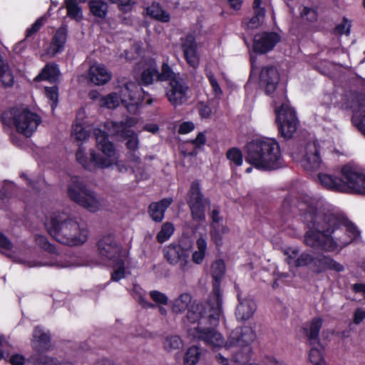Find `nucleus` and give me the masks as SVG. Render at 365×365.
Wrapping results in <instances>:
<instances>
[{
    "instance_id": "1",
    "label": "nucleus",
    "mask_w": 365,
    "mask_h": 365,
    "mask_svg": "<svg viewBox=\"0 0 365 365\" xmlns=\"http://www.w3.org/2000/svg\"><path fill=\"white\" fill-rule=\"evenodd\" d=\"M298 212L309 229L304 240L310 247L334 252L360 237L355 225L323 198L298 193Z\"/></svg>"
},
{
    "instance_id": "2",
    "label": "nucleus",
    "mask_w": 365,
    "mask_h": 365,
    "mask_svg": "<svg viewBox=\"0 0 365 365\" xmlns=\"http://www.w3.org/2000/svg\"><path fill=\"white\" fill-rule=\"evenodd\" d=\"M317 180L322 186L331 191L365 195V170L354 162L341 166L340 177L319 173Z\"/></svg>"
},
{
    "instance_id": "3",
    "label": "nucleus",
    "mask_w": 365,
    "mask_h": 365,
    "mask_svg": "<svg viewBox=\"0 0 365 365\" xmlns=\"http://www.w3.org/2000/svg\"><path fill=\"white\" fill-rule=\"evenodd\" d=\"M48 233L66 245H79L88 238V231L77 220L66 212H53L46 222Z\"/></svg>"
},
{
    "instance_id": "4",
    "label": "nucleus",
    "mask_w": 365,
    "mask_h": 365,
    "mask_svg": "<svg viewBox=\"0 0 365 365\" xmlns=\"http://www.w3.org/2000/svg\"><path fill=\"white\" fill-rule=\"evenodd\" d=\"M97 148L105 155L103 157L97 153L95 150H90L89 157L86 153V148L81 145L76 153L77 162L86 170L95 171L97 169H104L110 167L115 157V151L113 144L109 140L108 135L101 129L94 130Z\"/></svg>"
},
{
    "instance_id": "5",
    "label": "nucleus",
    "mask_w": 365,
    "mask_h": 365,
    "mask_svg": "<svg viewBox=\"0 0 365 365\" xmlns=\"http://www.w3.org/2000/svg\"><path fill=\"white\" fill-rule=\"evenodd\" d=\"M246 150V161L257 169L273 170L282 166L280 148L274 139L252 140L247 144Z\"/></svg>"
},
{
    "instance_id": "6",
    "label": "nucleus",
    "mask_w": 365,
    "mask_h": 365,
    "mask_svg": "<svg viewBox=\"0 0 365 365\" xmlns=\"http://www.w3.org/2000/svg\"><path fill=\"white\" fill-rule=\"evenodd\" d=\"M222 302V293L215 288L205 304L194 302L190 305L187 319L192 324L197 323L196 327L217 326L224 317Z\"/></svg>"
},
{
    "instance_id": "7",
    "label": "nucleus",
    "mask_w": 365,
    "mask_h": 365,
    "mask_svg": "<svg viewBox=\"0 0 365 365\" xmlns=\"http://www.w3.org/2000/svg\"><path fill=\"white\" fill-rule=\"evenodd\" d=\"M255 332L251 327L235 328L232 331L225 343V351L235 349L232 358H226L222 353H219L215 356L217 361L222 365H230V363L236 364L247 361L250 351V344L255 341Z\"/></svg>"
},
{
    "instance_id": "8",
    "label": "nucleus",
    "mask_w": 365,
    "mask_h": 365,
    "mask_svg": "<svg viewBox=\"0 0 365 365\" xmlns=\"http://www.w3.org/2000/svg\"><path fill=\"white\" fill-rule=\"evenodd\" d=\"M67 195L72 201L91 212H96L102 206L96 192L78 176L70 178L67 185Z\"/></svg>"
},
{
    "instance_id": "9",
    "label": "nucleus",
    "mask_w": 365,
    "mask_h": 365,
    "mask_svg": "<svg viewBox=\"0 0 365 365\" xmlns=\"http://www.w3.org/2000/svg\"><path fill=\"white\" fill-rule=\"evenodd\" d=\"M4 123L9 124L11 121L19 133L26 137H30L41 123L40 117L26 108H13L2 115Z\"/></svg>"
},
{
    "instance_id": "10",
    "label": "nucleus",
    "mask_w": 365,
    "mask_h": 365,
    "mask_svg": "<svg viewBox=\"0 0 365 365\" xmlns=\"http://www.w3.org/2000/svg\"><path fill=\"white\" fill-rule=\"evenodd\" d=\"M321 150H327L330 153L336 151L332 140H324L319 142H309L304 148V155L301 161L302 167L308 171H314L320 169L323 163L320 157Z\"/></svg>"
},
{
    "instance_id": "11",
    "label": "nucleus",
    "mask_w": 365,
    "mask_h": 365,
    "mask_svg": "<svg viewBox=\"0 0 365 365\" xmlns=\"http://www.w3.org/2000/svg\"><path fill=\"white\" fill-rule=\"evenodd\" d=\"M274 111L281 136L284 140L293 138L297 133V115L294 109L284 103L279 108L275 105Z\"/></svg>"
},
{
    "instance_id": "12",
    "label": "nucleus",
    "mask_w": 365,
    "mask_h": 365,
    "mask_svg": "<svg viewBox=\"0 0 365 365\" xmlns=\"http://www.w3.org/2000/svg\"><path fill=\"white\" fill-rule=\"evenodd\" d=\"M187 202L193 220L198 222H205V207L210 204V200L205 197L197 180L191 183Z\"/></svg>"
},
{
    "instance_id": "13",
    "label": "nucleus",
    "mask_w": 365,
    "mask_h": 365,
    "mask_svg": "<svg viewBox=\"0 0 365 365\" xmlns=\"http://www.w3.org/2000/svg\"><path fill=\"white\" fill-rule=\"evenodd\" d=\"M165 95L174 108L187 103L191 98L190 88L181 78H174L170 80L166 88Z\"/></svg>"
},
{
    "instance_id": "14",
    "label": "nucleus",
    "mask_w": 365,
    "mask_h": 365,
    "mask_svg": "<svg viewBox=\"0 0 365 365\" xmlns=\"http://www.w3.org/2000/svg\"><path fill=\"white\" fill-rule=\"evenodd\" d=\"M216 327L211 325L195 327L190 330V335L210 347L225 346L226 342H225L222 335L215 329Z\"/></svg>"
},
{
    "instance_id": "15",
    "label": "nucleus",
    "mask_w": 365,
    "mask_h": 365,
    "mask_svg": "<svg viewBox=\"0 0 365 365\" xmlns=\"http://www.w3.org/2000/svg\"><path fill=\"white\" fill-rule=\"evenodd\" d=\"M191 248L190 244L186 247L178 244H170L164 248V257L169 264L172 265L179 264L181 270L185 272L189 267L188 257Z\"/></svg>"
},
{
    "instance_id": "16",
    "label": "nucleus",
    "mask_w": 365,
    "mask_h": 365,
    "mask_svg": "<svg viewBox=\"0 0 365 365\" xmlns=\"http://www.w3.org/2000/svg\"><path fill=\"white\" fill-rule=\"evenodd\" d=\"M355 98V95L351 92L344 94L334 91L324 93L322 96L320 101L322 104L326 106H334L344 110H348L354 108Z\"/></svg>"
},
{
    "instance_id": "17",
    "label": "nucleus",
    "mask_w": 365,
    "mask_h": 365,
    "mask_svg": "<svg viewBox=\"0 0 365 365\" xmlns=\"http://www.w3.org/2000/svg\"><path fill=\"white\" fill-rule=\"evenodd\" d=\"M280 40V36L275 32L258 34L255 36L253 50L256 53H265L272 50Z\"/></svg>"
},
{
    "instance_id": "18",
    "label": "nucleus",
    "mask_w": 365,
    "mask_h": 365,
    "mask_svg": "<svg viewBox=\"0 0 365 365\" xmlns=\"http://www.w3.org/2000/svg\"><path fill=\"white\" fill-rule=\"evenodd\" d=\"M137 89V84L131 81L124 83L120 88L121 103L133 114H135L138 110V101L135 96Z\"/></svg>"
},
{
    "instance_id": "19",
    "label": "nucleus",
    "mask_w": 365,
    "mask_h": 365,
    "mask_svg": "<svg viewBox=\"0 0 365 365\" xmlns=\"http://www.w3.org/2000/svg\"><path fill=\"white\" fill-rule=\"evenodd\" d=\"M97 246L99 255L106 259H113L120 252V246L112 235L101 238L98 242Z\"/></svg>"
},
{
    "instance_id": "20",
    "label": "nucleus",
    "mask_w": 365,
    "mask_h": 365,
    "mask_svg": "<svg viewBox=\"0 0 365 365\" xmlns=\"http://www.w3.org/2000/svg\"><path fill=\"white\" fill-rule=\"evenodd\" d=\"M181 46L187 63L192 67L196 68L199 65V55L195 36L188 34L181 38Z\"/></svg>"
},
{
    "instance_id": "21",
    "label": "nucleus",
    "mask_w": 365,
    "mask_h": 365,
    "mask_svg": "<svg viewBox=\"0 0 365 365\" xmlns=\"http://www.w3.org/2000/svg\"><path fill=\"white\" fill-rule=\"evenodd\" d=\"M260 84L264 87L267 94L272 93L279 81V74L273 66H266L261 70L259 75Z\"/></svg>"
},
{
    "instance_id": "22",
    "label": "nucleus",
    "mask_w": 365,
    "mask_h": 365,
    "mask_svg": "<svg viewBox=\"0 0 365 365\" xmlns=\"http://www.w3.org/2000/svg\"><path fill=\"white\" fill-rule=\"evenodd\" d=\"M238 304L235 309V316L239 322H245L251 319L256 309L255 301L250 297H242L237 294Z\"/></svg>"
},
{
    "instance_id": "23",
    "label": "nucleus",
    "mask_w": 365,
    "mask_h": 365,
    "mask_svg": "<svg viewBox=\"0 0 365 365\" xmlns=\"http://www.w3.org/2000/svg\"><path fill=\"white\" fill-rule=\"evenodd\" d=\"M138 119L135 117L127 116L124 120L119 122H111L109 129L115 135L121 138L125 139L126 136L132 135L134 132L130 129L136 125Z\"/></svg>"
},
{
    "instance_id": "24",
    "label": "nucleus",
    "mask_w": 365,
    "mask_h": 365,
    "mask_svg": "<svg viewBox=\"0 0 365 365\" xmlns=\"http://www.w3.org/2000/svg\"><path fill=\"white\" fill-rule=\"evenodd\" d=\"M88 78L95 85H104L110 80L111 73L104 65L96 63L90 67Z\"/></svg>"
},
{
    "instance_id": "25",
    "label": "nucleus",
    "mask_w": 365,
    "mask_h": 365,
    "mask_svg": "<svg viewBox=\"0 0 365 365\" xmlns=\"http://www.w3.org/2000/svg\"><path fill=\"white\" fill-rule=\"evenodd\" d=\"M312 262L315 267L317 272H322L327 270H334L338 272L344 271V267L332 258L325 255H319L313 259Z\"/></svg>"
},
{
    "instance_id": "26",
    "label": "nucleus",
    "mask_w": 365,
    "mask_h": 365,
    "mask_svg": "<svg viewBox=\"0 0 365 365\" xmlns=\"http://www.w3.org/2000/svg\"><path fill=\"white\" fill-rule=\"evenodd\" d=\"M33 347L38 351H47L51 347V336L40 327H35L32 340Z\"/></svg>"
},
{
    "instance_id": "27",
    "label": "nucleus",
    "mask_w": 365,
    "mask_h": 365,
    "mask_svg": "<svg viewBox=\"0 0 365 365\" xmlns=\"http://www.w3.org/2000/svg\"><path fill=\"white\" fill-rule=\"evenodd\" d=\"M172 202L173 198L171 197L164 198L157 202H152L148 207L151 218L155 222H161L164 217L165 210Z\"/></svg>"
},
{
    "instance_id": "28",
    "label": "nucleus",
    "mask_w": 365,
    "mask_h": 365,
    "mask_svg": "<svg viewBox=\"0 0 365 365\" xmlns=\"http://www.w3.org/2000/svg\"><path fill=\"white\" fill-rule=\"evenodd\" d=\"M155 81H159L158 66L153 59H149L146 63V67L141 73L140 83L148 86L153 84Z\"/></svg>"
},
{
    "instance_id": "29",
    "label": "nucleus",
    "mask_w": 365,
    "mask_h": 365,
    "mask_svg": "<svg viewBox=\"0 0 365 365\" xmlns=\"http://www.w3.org/2000/svg\"><path fill=\"white\" fill-rule=\"evenodd\" d=\"M67 33L68 31L65 26L60 27L56 31L48 48L49 53L55 56L63 50L67 39Z\"/></svg>"
},
{
    "instance_id": "30",
    "label": "nucleus",
    "mask_w": 365,
    "mask_h": 365,
    "mask_svg": "<svg viewBox=\"0 0 365 365\" xmlns=\"http://www.w3.org/2000/svg\"><path fill=\"white\" fill-rule=\"evenodd\" d=\"M354 103V114L352 117L353 124L365 135V104L361 103L356 105Z\"/></svg>"
},
{
    "instance_id": "31",
    "label": "nucleus",
    "mask_w": 365,
    "mask_h": 365,
    "mask_svg": "<svg viewBox=\"0 0 365 365\" xmlns=\"http://www.w3.org/2000/svg\"><path fill=\"white\" fill-rule=\"evenodd\" d=\"M225 272V262L222 259H218L214 262L211 266V273L212 276L215 280L213 283V289L212 292H215V288L217 289V291L221 293L220 289V281L224 277Z\"/></svg>"
},
{
    "instance_id": "32",
    "label": "nucleus",
    "mask_w": 365,
    "mask_h": 365,
    "mask_svg": "<svg viewBox=\"0 0 365 365\" xmlns=\"http://www.w3.org/2000/svg\"><path fill=\"white\" fill-rule=\"evenodd\" d=\"M253 9L254 16L250 19H245L243 21L246 28L249 29H257L262 24L265 16V10L260 6L257 7L253 6Z\"/></svg>"
},
{
    "instance_id": "33",
    "label": "nucleus",
    "mask_w": 365,
    "mask_h": 365,
    "mask_svg": "<svg viewBox=\"0 0 365 365\" xmlns=\"http://www.w3.org/2000/svg\"><path fill=\"white\" fill-rule=\"evenodd\" d=\"M147 14L150 17L163 23L168 22L170 19V14L157 3H153L147 8Z\"/></svg>"
},
{
    "instance_id": "34",
    "label": "nucleus",
    "mask_w": 365,
    "mask_h": 365,
    "mask_svg": "<svg viewBox=\"0 0 365 365\" xmlns=\"http://www.w3.org/2000/svg\"><path fill=\"white\" fill-rule=\"evenodd\" d=\"M59 74V71L56 65L46 64L42 71L35 78V81L42 80L54 82L56 81Z\"/></svg>"
},
{
    "instance_id": "35",
    "label": "nucleus",
    "mask_w": 365,
    "mask_h": 365,
    "mask_svg": "<svg viewBox=\"0 0 365 365\" xmlns=\"http://www.w3.org/2000/svg\"><path fill=\"white\" fill-rule=\"evenodd\" d=\"M192 297L187 293L181 294L173 302L172 310L177 314H181L185 311L191 303Z\"/></svg>"
},
{
    "instance_id": "36",
    "label": "nucleus",
    "mask_w": 365,
    "mask_h": 365,
    "mask_svg": "<svg viewBox=\"0 0 365 365\" xmlns=\"http://www.w3.org/2000/svg\"><path fill=\"white\" fill-rule=\"evenodd\" d=\"M89 7L93 15L103 19L108 11V5L105 1L101 0H91L89 1Z\"/></svg>"
},
{
    "instance_id": "37",
    "label": "nucleus",
    "mask_w": 365,
    "mask_h": 365,
    "mask_svg": "<svg viewBox=\"0 0 365 365\" xmlns=\"http://www.w3.org/2000/svg\"><path fill=\"white\" fill-rule=\"evenodd\" d=\"M197 250L192 256V260L197 264H200L205 258L207 250V242L203 237H199L196 242Z\"/></svg>"
},
{
    "instance_id": "38",
    "label": "nucleus",
    "mask_w": 365,
    "mask_h": 365,
    "mask_svg": "<svg viewBox=\"0 0 365 365\" xmlns=\"http://www.w3.org/2000/svg\"><path fill=\"white\" fill-rule=\"evenodd\" d=\"M29 361L34 365H57V359L48 355L36 354L31 356Z\"/></svg>"
},
{
    "instance_id": "39",
    "label": "nucleus",
    "mask_w": 365,
    "mask_h": 365,
    "mask_svg": "<svg viewBox=\"0 0 365 365\" xmlns=\"http://www.w3.org/2000/svg\"><path fill=\"white\" fill-rule=\"evenodd\" d=\"M322 327V320L319 318L314 319L309 325V330L307 334L310 343L313 345L318 344V335Z\"/></svg>"
},
{
    "instance_id": "40",
    "label": "nucleus",
    "mask_w": 365,
    "mask_h": 365,
    "mask_svg": "<svg viewBox=\"0 0 365 365\" xmlns=\"http://www.w3.org/2000/svg\"><path fill=\"white\" fill-rule=\"evenodd\" d=\"M71 136L77 141H84L88 138L89 133L82 123L76 120L72 127Z\"/></svg>"
},
{
    "instance_id": "41",
    "label": "nucleus",
    "mask_w": 365,
    "mask_h": 365,
    "mask_svg": "<svg viewBox=\"0 0 365 365\" xmlns=\"http://www.w3.org/2000/svg\"><path fill=\"white\" fill-rule=\"evenodd\" d=\"M66 6L69 17L76 21H80L82 19V12L78 6V0H66Z\"/></svg>"
},
{
    "instance_id": "42",
    "label": "nucleus",
    "mask_w": 365,
    "mask_h": 365,
    "mask_svg": "<svg viewBox=\"0 0 365 365\" xmlns=\"http://www.w3.org/2000/svg\"><path fill=\"white\" fill-rule=\"evenodd\" d=\"M200 354L201 353L197 346H192L190 347L187 349L184 358L185 365H195L199 361Z\"/></svg>"
},
{
    "instance_id": "43",
    "label": "nucleus",
    "mask_w": 365,
    "mask_h": 365,
    "mask_svg": "<svg viewBox=\"0 0 365 365\" xmlns=\"http://www.w3.org/2000/svg\"><path fill=\"white\" fill-rule=\"evenodd\" d=\"M182 345V340L177 335L167 336L163 341V347L167 351L178 349Z\"/></svg>"
},
{
    "instance_id": "44",
    "label": "nucleus",
    "mask_w": 365,
    "mask_h": 365,
    "mask_svg": "<svg viewBox=\"0 0 365 365\" xmlns=\"http://www.w3.org/2000/svg\"><path fill=\"white\" fill-rule=\"evenodd\" d=\"M174 232V226L172 223L165 222L162 225L160 231L157 235V240L160 243L167 241Z\"/></svg>"
},
{
    "instance_id": "45",
    "label": "nucleus",
    "mask_w": 365,
    "mask_h": 365,
    "mask_svg": "<svg viewBox=\"0 0 365 365\" xmlns=\"http://www.w3.org/2000/svg\"><path fill=\"white\" fill-rule=\"evenodd\" d=\"M228 229L225 227H220L219 225H212L210 235L212 240L216 244L217 246H220L222 244V234L226 233Z\"/></svg>"
},
{
    "instance_id": "46",
    "label": "nucleus",
    "mask_w": 365,
    "mask_h": 365,
    "mask_svg": "<svg viewBox=\"0 0 365 365\" xmlns=\"http://www.w3.org/2000/svg\"><path fill=\"white\" fill-rule=\"evenodd\" d=\"M318 346L319 347H312L309 352V359L313 365H323L325 364L322 352V347L319 344Z\"/></svg>"
},
{
    "instance_id": "47",
    "label": "nucleus",
    "mask_w": 365,
    "mask_h": 365,
    "mask_svg": "<svg viewBox=\"0 0 365 365\" xmlns=\"http://www.w3.org/2000/svg\"><path fill=\"white\" fill-rule=\"evenodd\" d=\"M227 159L235 166H240L242 164L243 158L242 152L237 148H232L227 151Z\"/></svg>"
},
{
    "instance_id": "48",
    "label": "nucleus",
    "mask_w": 365,
    "mask_h": 365,
    "mask_svg": "<svg viewBox=\"0 0 365 365\" xmlns=\"http://www.w3.org/2000/svg\"><path fill=\"white\" fill-rule=\"evenodd\" d=\"M177 78L171 69V68L168 66L167 63H163L161 66V72L158 71V81H170L172 78Z\"/></svg>"
},
{
    "instance_id": "49",
    "label": "nucleus",
    "mask_w": 365,
    "mask_h": 365,
    "mask_svg": "<svg viewBox=\"0 0 365 365\" xmlns=\"http://www.w3.org/2000/svg\"><path fill=\"white\" fill-rule=\"evenodd\" d=\"M351 21H349L347 19L344 18L342 21L336 26L334 32L339 35H346L349 36L350 34V29H351Z\"/></svg>"
},
{
    "instance_id": "50",
    "label": "nucleus",
    "mask_w": 365,
    "mask_h": 365,
    "mask_svg": "<svg viewBox=\"0 0 365 365\" xmlns=\"http://www.w3.org/2000/svg\"><path fill=\"white\" fill-rule=\"evenodd\" d=\"M102 104L108 108H115L119 105V98L115 93L102 98Z\"/></svg>"
},
{
    "instance_id": "51",
    "label": "nucleus",
    "mask_w": 365,
    "mask_h": 365,
    "mask_svg": "<svg viewBox=\"0 0 365 365\" xmlns=\"http://www.w3.org/2000/svg\"><path fill=\"white\" fill-rule=\"evenodd\" d=\"M35 240L36 244L43 250L51 253L55 252V247L48 241L46 237L37 235L36 236Z\"/></svg>"
},
{
    "instance_id": "52",
    "label": "nucleus",
    "mask_w": 365,
    "mask_h": 365,
    "mask_svg": "<svg viewBox=\"0 0 365 365\" xmlns=\"http://www.w3.org/2000/svg\"><path fill=\"white\" fill-rule=\"evenodd\" d=\"M149 294L152 300L156 304H167L168 299L165 294L159 291L153 290L150 292Z\"/></svg>"
},
{
    "instance_id": "53",
    "label": "nucleus",
    "mask_w": 365,
    "mask_h": 365,
    "mask_svg": "<svg viewBox=\"0 0 365 365\" xmlns=\"http://www.w3.org/2000/svg\"><path fill=\"white\" fill-rule=\"evenodd\" d=\"M45 93L47 98L52 101V108L56 106L58 102V89L56 86L46 87Z\"/></svg>"
},
{
    "instance_id": "54",
    "label": "nucleus",
    "mask_w": 365,
    "mask_h": 365,
    "mask_svg": "<svg viewBox=\"0 0 365 365\" xmlns=\"http://www.w3.org/2000/svg\"><path fill=\"white\" fill-rule=\"evenodd\" d=\"M125 139H128L126 146L130 151H136L138 148L139 140L137 134L133 132L132 135L126 136Z\"/></svg>"
},
{
    "instance_id": "55",
    "label": "nucleus",
    "mask_w": 365,
    "mask_h": 365,
    "mask_svg": "<svg viewBox=\"0 0 365 365\" xmlns=\"http://www.w3.org/2000/svg\"><path fill=\"white\" fill-rule=\"evenodd\" d=\"M45 21V19L41 17L37 19L35 23L31 26V27L29 28L26 31V38H29L32 36L34 34H36L43 25Z\"/></svg>"
},
{
    "instance_id": "56",
    "label": "nucleus",
    "mask_w": 365,
    "mask_h": 365,
    "mask_svg": "<svg viewBox=\"0 0 365 365\" xmlns=\"http://www.w3.org/2000/svg\"><path fill=\"white\" fill-rule=\"evenodd\" d=\"M198 111L200 115L203 118H210L212 113V110L209 105L202 102L198 104Z\"/></svg>"
},
{
    "instance_id": "57",
    "label": "nucleus",
    "mask_w": 365,
    "mask_h": 365,
    "mask_svg": "<svg viewBox=\"0 0 365 365\" xmlns=\"http://www.w3.org/2000/svg\"><path fill=\"white\" fill-rule=\"evenodd\" d=\"M125 277V269L123 262L120 261L119 262V267L116 268L111 275V279L113 281L118 282L120 279Z\"/></svg>"
},
{
    "instance_id": "58",
    "label": "nucleus",
    "mask_w": 365,
    "mask_h": 365,
    "mask_svg": "<svg viewBox=\"0 0 365 365\" xmlns=\"http://www.w3.org/2000/svg\"><path fill=\"white\" fill-rule=\"evenodd\" d=\"M292 253V255H289L287 252H285V255H287L286 261L289 266L290 271L293 273V275H294L295 268L297 267V252L295 250H293Z\"/></svg>"
},
{
    "instance_id": "59",
    "label": "nucleus",
    "mask_w": 365,
    "mask_h": 365,
    "mask_svg": "<svg viewBox=\"0 0 365 365\" xmlns=\"http://www.w3.org/2000/svg\"><path fill=\"white\" fill-rule=\"evenodd\" d=\"M207 76L210 83L212 88V90H213L216 96H219V95L222 94V90H221L217 80L215 79L214 74L211 72H209Z\"/></svg>"
},
{
    "instance_id": "60",
    "label": "nucleus",
    "mask_w": 365,
    "mask_h": 365,
    "mask_svg": "<svg viewBox=\"0 0 365 365\" xmlns=\"http://www.w3.org/2000/svg\"><path fill=\"white\" fill-rule=\"evenodd\" d=\"M302 17H306L309 21H314L317 19V14L315 10L304 7L301 13Z\"/></svg>"
},
{
    "instance_id": "61",
    "label": "nucleus",
    "mask_w": 365,
    "mask_h": 365,
    "mask_svg": "<svg viewBox=\"0 0 365 365\" xmlns=\"http://www.w3.org/2000/svg\"><path fill=\"white\" fill-rule=\"evenodd\" d=\"M210 218L212 220L210 226L212 225H217V224L220 223L222 220V217L220 215V210L218 207H216L212 210V211L210 213Z\"/></svg>"
},
{
    "instance_id": "62",
    "label": "nucleus",
    "mask_w": 365,
    "mask_h": 365,
    "mask_svg": "<svg viewBox=\"0 0 365 365\" xmlns=\"http://www.w3.org/2000/svg\"><path fill=\"white\" fill-rule=\"evenodd\" d=\"M365 319V309L358 308L354 314V322L356 324H360Z\"/></svg>"
},
{
    "instance_id": "63",
    "label": "nucleus",
    "mask_w": 365,
    "mask_h": 365,
    "mask_svg": "<svg viewBox=\"0 0 365 365\" xmlns=\"http://www.w3.org/2000/svg\"><path fill=\"white\" fill-rule=\"evenodd\" d=\"M194 124L191 122H184L182 123L179 128L178 132L180 134H185L190 133L194 129Z\"/></svg>"
},
{
    "instance_id": "64",
    "label": "nucleus",
    "mask_w": 365,
    "mask_h": 365,
    "mask_svg": "<svg viewBox=\"0 0 365 365\" xmlns=\"http://www.w3.org/2000/svg\"><path fill=\"white\" fill-rule=\"evenodd\" d=\"M9 361L12 365H24L25 359L22 355L14 354L10 358Z\"/></svg>"
}]
</instances>
